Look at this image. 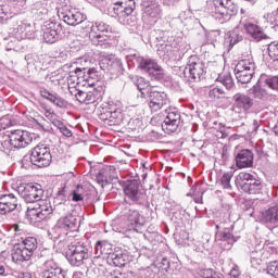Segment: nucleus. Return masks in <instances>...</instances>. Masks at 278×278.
I'll list each match as a JSON object with an SVG mask.
<instances>
[{"mask_svg": "<svg viewBox=\"0 0 278 278\" xmlns=\"http://www.w3.org/2000/svg\"><path fill=\"white\" fill-rule=\"evenodd\" d=\"M42 197H45V190L40 185H26L22 191V198L25 203H33L27 207L26 216L34 225L42 223L53 214L51 201L42 200Z\"/></svg>", "mask_w": 278, "mask_h": 278, "instance_id": "f257e3e1", "label": "nucleus"}, {"mask_svg": "<svg viewBox=\"0 0 278 278\" xmlns=\"http://www.w3.org/2000/svg\"><path fill=\"white\" fill-rule=\"evenodd\" d=\"M136 10V0H119L113 2L109 8L111 16L117 18L121 25L126 27H136L138 25V16L134 15Z\"/></svg>", "mask_w": 278, "mask_h": 278, "instance_id": "f03ea898", "label": "nucleus"}, {"mask_svg": "<svg viewBox=\"0 0 278 278\" xmlns=\"http://www.w3.org/2000/svg\"><path fill=\"white\" fill-rule=\"evenodd\" d=\"M83 29L89 30V40L94 47H100V49H110L112 43L110 38H112V26L105 22H85L83 24Z\"/></svg>", "mask_w": 278, "mask_h": 278, "instance_id": "7ed1b4c3", "label": "nucleus"}, {"mask_svg": "<svg viewBox=\"0 0 278 278\" xmlns=\"http://www.w3.org/2000/svg\"><path fill=\"white\" fill-rule=\"evenodd\" d=\"M91 251L92 248L88 241L75 239L68 245L66 257L71 266H84V264H86V262H88L90 258Z\"/></svg>", "mask_w": 278, "mask_h": 278, "instance_id": "20e7f679", "label": "nucleus"}, {"mask_svg": "<svg viewBox=\"0 0 278 278\" xmlns=\"http://www.w3.org/2000/svg\"><path fill=\"white\" fill-rule=\"evenodd\" d=\"M128 62H132L137 68L142 71V73L149 74V76L152 79H156V81H161V79L165 77L164 68H162V65H160L155 59L132 54L128 56Z\"/></svg>", "mask_w": 278, "mask_h": 278, "instance_id": "39448f33", "label": "nucleus"}, {"mask_svg": "<svg viewBox=\"0 0 278 278\" xmlns=\"http://www.w3.org/2000/svg\"><path fill=\"white\" fill-rule=\"evenodd\" d=\"M205 73H207L205 63L199 56L191 55L180 77L187 84H198L205 79Z\"/></svg>", "mask_w": 278, "mask_h": 278, "instance_id": "423d86ee", "label": "nucleus"}, {"mask_svg": "<svg viewBox=\"0 0 278 278\" xmlns=\"http://www.w3.org/2000/svg\"><path fill=\"white\" fill-rule=\"evenodd\" d=\"M21 240V243L14 245L12 253V260L16 262V264L29 262L31 255H34L38 249V239H36V237H22Z\"/></svg>", "mask_w": 278, "mask_h": 278, "instance_id": "0eeeda50", "label": "nucleus"}, {"mask_svg": "<svg viewBox=\"0 0 278 278\" xmlns=\"http://www.w3.org/2000/svg\"><path fill=\"white\" fill-rule=\"evenodd\" d=\"M211 14L213 18L219 23H227L231 20V16L238 14V4L233 3V0H212Z\"/></svg>", "mask_w": 278, "mask_h": 278, "instance_id": "6e6552de", "label": "nucleus"}, {"mask_svg": "<svg viewBox=\"0 0 278 278\" xmlns=\"http://www.w3.org/2000/svg\"><path fill=\"white\" fill-rule=\"evenodd\" d=\"M235 184L237 188H241L247 194H260L262 192V180L257 179L253 174L241 172L236 177Z\"/></svg>", "mask_w": 278, "mask_h": 278, "instance_id": "1a4fd4ad", "label": "nucleus"}, {"mask_svg": "<svg viewBox=\"0 0 278 278\" xmlns=\"http://www.w3.org/2000/svg\"><path fill=\"white\" fill-rule=\"evenodd\" d=\"M77 229H79V216L75 212L61 217L54 227L59 236H68V233H74Z\"/></svg>", "mask_w": 278, "mask_h": 278, "instance_id": "9d476101", "label": "nucleus"}, {"mask_svg": "<svg viewBox=\"0 0 278 278\" xmlns=\"http://www.w3.org/2000/svg\"><path fill=\"white\" fill-rule=\"evenodd\" d=\"M30 162L34 166H38V168H46L51 164V149L45 144H39L31 149L30 151Z\"/></svg>", "mask_w": 278, "mask_h": 278, "instance_id": "9b49d317", "label": "nucleus"}, {"mask_svg": "<svg viewBox=\"0 0 278 278\" xmlns=\"http://www.w3.org/2000/svg\"><path fill=\"white\" fill-rule=\"evenodd\" d=\"M142 21L146 25H155L162 18V5L157 0L141 4Z\"/></svg>", "mask_w": 278, "mask_h": 278, "instance_id": "f8f14e48", "label": "nucleus"}, {"mask_svg": "<svg viewBox=\"0 0 278 278\" xmlns=\"http://www.w3.org/2000/svg\"><path fill=\"white\" fill-rule=\"evenodd\" d=\"M235 75L239 84H250L255 75V63L241 60L235 67Z\"/></svg>", "mask_w": 278, "mask_h": 278, "instance_id": "ddd939ff", "label": "nucleus"}, {"mask_svg": "<svg viewBox=\"0 0 278 278\" xmlns=\"http://www.w3.org/2000/svg\"><path fill=\"white\" fill-rule=\"evenodd\" d=\"M42 31L43 40L49 45H53L64 38V27L58 22H46Z\"/></svg>", "mask_w": 278, "mask_h": 278, "instance_id": "4468645a", "label": "nucleus"}, {"mask_svg": "<svg viewBox=\"0 0 278 278\" xmlns=\"http://www.w3.org/2000/svg\"><path fill=\"white\" fill-rule=\"evenodd\" d=\"M166 116L162 123V129L165 134H175L181 125V113L177 108H169L165 110Z\"/></svg>", "mask_w": 278, "mask_h": 278, "instance_id": "2eb2a0df", "label": "nucleus"}, {"mask_svg": "<svg viewBox=\"0 0 278 278\" xmlns=\"http://www.w3.org/2000/svg\"><path fill=\"white\" fill-rule=\"evenodd\" d=\"M124 194L137 205H144L147 201V194L140 190V182L138 180H129L125 184Z\"/></svg>", "mask_w": 278, "mask_h": 278, "instance_id": "dca6fc26", "label": "nucleus"}, {"mask_svg": "<svg viewBox=\"0 0 278 278\" xmlns=\"http://www.w3.org/2000/svg\"><path fill=\"white\" fill-rule=\"evenodd\" d=\"M147 97L149 99V108L152 112H160L164 105H168V94L164 91H157L154 87H150L147 90Z\"/></svg>", "mask_w": 278, "mask_h": 278, "instance_id": "f3484780", "label": "nucleus"}, {"mask_svg": "<svg viewBox=\"0 0 278 278\" xmlns=\"http://www.w3.org/2000/svg\"><path fill=\"white\" fill-rule=\"evenodd\" d=\"M13 149H25L34 141V135L27 130L15 129L9 134Z\"/></svg>", "mask_w": 278, "mask_h": 278, "instance_id": "a211bd4d", "label": "nucleus"}, {"mask_svg": "<svg viewBox=\"0 0 278 278\" xmlns=\"http://www.w3.org/2000/svg\"><path fill=\"white\" fill-rule=\"evenodd\" d=\"M229 227H231V224L225 222H220L219 224L215 225V228L217 229L215 238L222 242H227L228 247H226V249H231L235 242H238V239L240 238L233 236Z\"/></svg>", "mask_w": 278, "mask_h": 278, "instance_id": "6ab92c4d", "label": "nucleus"}, {"mask_svg": "<svg viewBox=\"0 0 278 278\" xmlns=\"http://www.w3.org/2000/svg\"><path fill=\"white\" fill-rule=\"evenodd\" d=\"M58 16L59 18H61V21H64L66 23V25H72V26H76V25H85V21L88 18L86 16V14L72 9V10H64L61 9L58 11Z\"/></svg>", "mask_w": 278, "mask_h": 278, "instance_id": "aec40b11", "label": "nucleus"}, {"mask_svg": "<svg viewBox=\"0 0 278 278\" xmlns=\"http://www.w3.org/2000/svg\"><path fill=\"white\" fill-rule=\"evenodd\" d=\"M18 198L14 193L0 191V214L3 216L10 212L20 211Z\"/></svg>", "mask_w": 278, "mask_h": 278, "instance_id": "412c9836", "label": "nucleus"}, {"mask_svg": "<svg viewBox=\"0 0 278 278\" xmlns=\"http://www.w3.org/2000/svg\"><path fill=\"white\" fill-rule=\"evenodd\" d=\"M71 94L76 98L79 103H85V105H90L97 103V100L101 97V92L97 89L91 91H84L80 89L70 90Z\"/></svg>", "mask_w": 278, "mask_h": 278, "instance_id": "4be33fe9", "label": "nucleus"}, {"mask_svg": "<svg viewBox=\"0 0 278 278\" xmlns=\"http://www.w3.org/2000/svg\"><path fill=\"white\" fill-rule=\"evenodd\" d=\"M42 278H66V270L58 266V263L53 260H47L43 264V271L41 273Z\"/></svg>", "mask_w": 278, "mask_h": 278, "instance_id": "5701e85b", "label": "nucleus"}, {"mask_svg": "<svg viewBox=\"0 0 278 278\" xmlns=\"http://www.w3.org/2000/svg\"><path fill=\"white\" fill-rule=\"evenodd\" d=\"M233 110L237 114H242V112H249L253 108V99L244 93H236L232 97Z\"/></svg>", "mask_w": 278, "mask_h": 278, "instance_id": "b1692460", "label": "nucleus"}, {"mask_svg": "<svg viewBox=\"0 0 278 278\" xmlns=\"http://www.w3.org/2000/svg\"><path fill=\"white\" fill-rule=\"evenodd\" d=\"M18 14V1H0V23L14 18Z\"/></svg>", "mask_w": 278, "mask_h": 278, "instance_id": "393cba45", "label": "nucleus"}, {"mask_svg": "<svg viewBox=\"0 0 278 278\" xmlns=\"http://www.w3.org/2000/svg\"><path fill=\"white\" fill-rule=\"evenodd\" d=\"M101 121H109L113 125H118L123 121V110L111 105L102 109L100 113Z\"/></svg>", "mask_w": 278, "mask_h": 278, "instance_id": "a878e982", "label": "nucleus"}, {"mask_svg": "<svg viewBox=\"0 0 278 278\" xmlns=\"http://www.w3.org/2000/svg\"><path fill=\"white\" fill-rule=\"evenodd\" d=\"M96 179L102 188H105L108 184H112L115 179H118V174H116V168L113 166H106L104 168L99 169L96 175Z\"/></svg>", "mask_w": 278, "mask_h": 278, "instance_id": "bb28decb", "label": "nucleus"}, {"mask_svg": "<svg viewBox=\"0 0 278 278\" xmlns=\"http://www.w3.org/2000/svg\"><path fill=\"white\" fill-rule=\"evenodd\" d=\"M254 154L249 149L240 150L235 157L237 168H252Z\"/></svg>", "mask_w": 278, "mask_h": 278, "instance_id": "cd10ccee", "label": "nucleus"}, {"mask_svg": "<svg viewBox=\"0 0 278 278\" xmlns=\"http://www.w3.org/2000/svg\"><path fill=\"white\" fill-rule=\"evenodd\" d=\"M51 10H53L51 8V0H43V1L36 2L33 5L31 14L38 21H42V20L47 18V16H49V14H51Z\"/></svg>", "mask_w": 278, "mask_h": 278, "instance_id": "c85d7f7f", "label": "nucleus"}, {"mask_svg": "<svg viewBox=\"0 0 278 278\" xmlns=\"http://www.w3.org/2000/svg\"><path fill=\"white\" fill-rule=\"evenodd\" d=\"M243 27L247 34H249V36H251L253 40H256V42H260L261 40H266V38H268V35L265 34L264 29H262V27L257 24L248 22L243 24Z\"/></svg>", "mask_w": 278, "mask_h": 278, "instance_id": "c756f323", "label": "nucleus"}, {"mask_svg": "<svg viewBox=\"0 0 278 278\" xmlns=\"http://www.w3.org/2000/svg\"><path fill=\"white\" fill-rule=\"evenodd\" d=\"M124 216L131 227H142L144 225V216L140 215V212L136 208H126Z\"/></svg>", "mask_w": 278, "mask_h": 278, "instance_id": "7c9ffc66", "label": "nucleus"}, {"mask_svg": "<svg viewBox=\"0 0 278 278\" xmlns=\"http://www.w3.org/2000/svg\"><path fill=\"white\" fill-rule=\"evenodd\" d=\"M261 219L263 223L274 225L273 229H278V205L270 206L262 213Z\"/></svg>", "mask_w": 278, "mask_h": 278, "instance_id": "2f4dec72", "label": "nucleus"}, {"mask_svg": "<svg viewBox=\"0 0 278 278\" xmlns=\"http://www.w3.org/2000/svg\"><path fill=\"white\" fill-rule=\"evenodd\" d=\"M109 258H111V262L118 268H123V266L129 264V253H127V251L117 250L111 253Z\"/></svg>", "mask_w": 278, "mask_h": 278, "instance_id": "473e14b6", "label": "nucleus"}, {"mask_svg": "<svg viewBox=\"0 0 278 278\" xmlns=\"http://www.w3.org/2000/svg\"><path fill=\"white\" fill-rule=\"evenodd\" d=\"M111 75H123V62L121 59L111 55L104 60Z\"/></svg>", "mask_w": 278, "mask_h": 278, "instance_id": "72a5a7b5", "label": "nucleus"}, {"mask_svg": "<svg viewBox=\"0 0 278 278\" xmlns=\"http://www.w3.org/2000/svg\"><path fill=\"white\" fill-rule=\"evenodd\" d=\"M40 94L43 99H47V101L56 105V108H68V101L58 94H53L48 90H41Z\"/></svg>", "mask_w": 278, "mask_h": 278, "instance_id": "f704fd0d", "label": "nucleus"}, {"mask_svg": "<svg viewBox=\"0 0 278 278\" xmlns=\"http://www.w3.org/2000/svg\"><path fill=\"white\" fill-rule=\"evenodd\" d=\"M96 257H101V255H112V244L108 241H97L94 247Z\"/></svg>", "mask_w": 278, "mask_h": 278, "instance_id": "c9c22d12", "label": "nucleus"}, {"mask_svg": "<svg viewBox=\"0 0 278 278\" xmlns=\"http://www.w3.org/2000/svg\"><path fill=\"white\" fill-rule=\"evenodd\" d=\"M225 90L218 86H211L208 88V98L211 101H220V99H225Z\"/></svg>", "mask_w": 278, "mask_h": 278, "instance_id": "e433bc0d", "label": "nucleus"}, {"mask_svg": "<svg viewBox=\"0 0 278 278\" xmlns=\"http://www.w3.org/2000/svg\"><path fill=\"white\" fill-rule=\"evenodd\" d=\"M228 39L230 47H233L235 45H238V42H242V40H244V36L242 30L237 27L229 33Z\"/></svg>", "mask_w": 278, "mask_h": 278, "instance_id": "4c0bfd02", "label": "nucleus"}, {"mask_svg": "<svg viewBox=\"0 0 278 278\" xmlns=\"http://www.w3.org/2000/svg\"><path fill=\"white\" fill-rule=\"evenodd\" d=\"M87 194L88 191L86 190V187L83 185H77L76 188L72 191V201L78 203V201H81Z\"/></svg>", "mask_w": 278, "mask_h": 278, "instance_id": "58836bf2", "label": "nucleus"}, {"mask_svg": "<svg viewBox=\"0 0 278 278\" xmlns=\"http://www.w3.org/2000/svg\"><path fill=\"white\" fill-rule=\"evenodd\" d=\"M268 55L275 64V68H278V42L271 41L267 47Z\"/></svg>", "mask_w": 278, "mask_h": 278, "instance_id": "ea45409f", "label": "nucleus"}, {"mask_svg": "<svg viewBox=\"0 0 278 278\" xmlns=\"http://www.w3.org/2000/svg\"><path fill=\"white\" fill-rule=\"evenodd\" d=\"M157 55L160 58H172L173 56V46L170 43H160L157 48Z\"/></svg>", "mask_w": 278, "mask_h": 278, "instance_id": "a19ab883", "label": "nucleus"}, {"mask_svg": "<svg viewBox=\"0 0 278 278\" xmlns=\"http://www.w3.org/2000/svg\"><path fill=\"white\" fill-rule=\"evenodd\" d=\"M263 273L271 278H278V261L267 263L266 268L263 269Z\"/></svg>", "mask_w": 278, "mask_h": 278, "instance_id": "79ce46f5", "label": "nucleus"}, {"mask_svg": "<svg viewBox=\"0 0 278 278\" xmlns=\"http://www.w3.org/2000/svg\"><path fill=\"white\" fill-rule=\"evenodd\" d=\"M216 81L223 84L227 90H231L233 88V78L231 77V74L219 75L216 78Z\"/></svg>", "mask_w": 278, "mask_h": 278, "instance_id": "37998d69", "label": "nucleus"}, {"mask_svg": "<svg viewBox=\"0 0 278 278\" xmlns=\"http://www.w3.org/2000/svg\"><path fill=\"white\" fill-rule=\"evenodd\" d=\"M15 31L16 38H26L27 35L25 33L27 31V24L24 23L23 21H17L16 27L13 28Z\"/></svg>", "mask_w": 278, "mask_h": 278, "instance_id": "c03bdc74", "label": "nucleus"}, {"mask_svg": "<svg viewBox=\"0 0 278 278\" xmlns=\"http://www.w3.org/2000/svg\"><path fill=\"white\" fill-rule=\"evenodd\" d=\"M136 86L137 90L140 91L143 97H147V91L149 90L147 88L149 87V83L144 80V77H138Z\"/></svg>", "mask_w": 278, "mask_h": 278, "instance_id": "a18cd8bd", "label": "nucleus"}, {"mask_svg": "<svg viewBox=\"0 0 278 278\" xmlns=\"http://www.w3.org/2000/svg\"><path fill=\"white\" fill-rule=\"evenodd\" d=\"M233 177V173L228 172L225 173L220 179V184L225 190H231V178Z\"/></svg>", "mask_w": 278, "mask_h": 278, "instance_id": "49530a36", "label": "nucleus"}, {"mask_svg": "<svg viewBox=\"0 0 278 278\" xmlns=\"http://www.w3.org/2000/svg\"><path fill=\"white\" fill-rule=\"evenodd\" d=\"M77 79H86V73L88 75H91L92 73H94V70L93 68H88V67H77L75 71H74Z\"/></svg>", "mask_w": 278, "mask_h": 278, "instance_id": "de8ad7c7", "label": "nucleus"}, {"mask_svg": "<svg viewBox=\"0 0 278 278\" xmlns=\"http://www.w3.org/2000/svg\"><path fill=\"white\" fill-rule=\"evenodd\" d=\"M14 146L12 144V138H10V135H8V138L3 141H0V151L3 153H8V151H12V148Z\"/></svg>", "mask_w": 278, "mask_h": 278, "instance_id": "09e8293b", "label": "nucleus"}, {"mask_svg": "<svg viewBox=\"0 0 278 278\" xmlns=\"http://www.w3.org/2000/svg\"><path fill=\"white\" fill-rule=\"evenodd\" d=\"M271 90H278V76H267L264 80Z\"/></svg>", "mask_w": 278, "mask_h": 278, "instance_id": "8fccbe9b", "label": "nucleus"}, {"mask_svg": "<svg viewBox=\"0 0 278 278\" xmlns=\"http://www.w3.org/2000/svg\"><path fill=\"white\" fill-rule=\"evenodd\" d=\"M206 40L207 42H211V45H214V42H218L220 40V30H211L206 34Z\"/></svg>", "mask_w": 278, "mask_h": 278, "instance_id": "3c124183", "label": "nucleus"}, {"mask_svg": "<svg viewBox=\"0 0 278 278\" xmlns=\"http://www.w3.org/2000/svg\"><path fill=\"white\" fill-rule=\"evenodd\" d=\"M251 93L253 94V97L255 99H264V96L266 94V91L264 89H262V87H260L258 85H255L251 89Z\"/></svg>", "mask_w": 278, "mask_h": 278, "instance_id": "603ef678", "label": "nucleus"}, {"mask_svg": "<svg viewBox=\"0 0 278 278\" xmlns=\"http://www.w3.org/2000/svg\"><path fill=\"white\" fill-rule=\"evenodd\" d=\"M47 118H51V123L53 125V127H56V129H59V131H61L66 125H64V123L58 118H53V114L49 113L46 114Z\"/></svg>", "mask_w": 278, "mask_h": 278, "instance_id": "864d4df0", "label": "nucleus"}, {"mask_svg": "<svg viewBox=\"0 0 278 278\" xmlns=\"http://www.w3.org/2000/svg\"><path fill=\"white\" fill-rule=\"evenodd\" d=\"M14 125V122L10 116H3L0 118V130L1 129H8V127H12Z\"/></svg>", "mask_w": 278, "mask_h": 278, "instance_id": "5fc2aeb1", "label": "nucleus"}, {"mask_svg": "<svg viewBox=\"0 0 278 278\" xmlns=\"http://www.w3.org/2000/svg\"><path fill=\"white\" fill-rule=\"evenodd\" d=\"M39 260H41V262L45 265V262H47V260H53L51 258V251H49L48 249H43L39 252L38 254Z\"/></svg>", "mask_w": 278, "mask_h": 278, "instance_id": "6e6d98bb", "label": "nucleus"}, {"mask_svg": "<svg viewBox=\"0 0 278 278\" xmlns=\"http://www.w3.org/2000/svg\"><path fill=\"white\" fill-rule=\"evenodd\" d=\"M71 193V191L68 190V186L63 185L59 191H58V197L60 199H66L68 197V194Z\"/></svg>", "mask_w": 278, "mask_h": 278, "instance_id": "4d7b16f0", "label": "nucleus"}, {"mask_svg": "<svg viewBox=\"0 0 278 278\" xmlns=\"http://www.w3.org/2000/svg\"><path fill=\"white\" fill-rule=\"evenodd\" d=\"M198 274L200 275V277H203V278H212L214 277V269L212 268L200 269Z\"/></svg>", "mask_w": 278, "mask_h": 278, "instance_id": "13d9d810", "label": "nucleus"}, {"mask_svg": "<svg viewBox=\"0 0 278 278\" xmlns=\"http://www.w3.org/2000/svg\"><path fill=\"white\" fill-rule=\"evenodd\" d=\"M157 267L161 270H168V268H170V262L168 261V258L163 257L161 262L157 263Z\"/></svg>", "mask_w": 278, "mask_h": 278, "instance_id": "bf43d9fd", "label": "nucleus"}, {"mask_svg": "<svg viewBox=\"0 0 278 278\" xmlns=\"http://www.w3.org/2000/svg\"><path fill=\"white\" fill-rule=\"evenodd\" d=\"M219 138H227L229 136V128L219 123Z\"/></svg>", "mask_w": 278, "mask_h": 278, "instance_id": "052dcab7", "label": "nucleus"}, {"mask_svg": "<svg viewBox=\"0 0 278 278\" xmlns=\"http://www.w3.org/2000/svg\"><path fill=\"white\" fill-rule=\"evenodd\" d=\"M15 278H31V273L29 271H14Z\"/></svg>", "mask_w": 278, "mask_h": 278, "instance_id": "680f3d73", "label": "nucleus"}, {"mask_svg": "<svg viewBox=\"0 0 278 278\" xmlns=\"http://www.w3.org/2000/svg\"><path fill=\"white\" fill-rule=\"evenodd\" d=\"M156 271L153 270V267H148L144 269V277L146 278H155Z\"/></svg>", "mask_w": 278, "mask_h": 278, "instance_id": "e2e57ef3", "label": "nucleus"}, {"mask_svg": "<svg viewBox=\"0 0 278 278\" xmlns=\"http://www.w3.org/2000/svg\"><path fill=\"white\" fill-rule=\"evenodd\" d=\"M60 131L63 136H65V138H73V131H71V129H68V127L65 126Z\"/></svg>", "mask_w": 278, "mask_h": 278, "instance_id": "0e129e2a", "label": "nucleus"}, {"mask_svg": "<svg viewBox=\"0 0 278 278\" xmlns=\"http://www.w3.org/2000/svg\"><path fill=\"white\" fill-rule=\"evenodd\" d=\"M231 278H240V269L233 267L229 273Z\"/></svg>", "mask_w": 278, "mask_h": 278, "instance_id": "69168bd1", "label": "nucleus"}, {"mask_svg": "<svg viewBox=\"0 0 278 278\" xmlns=\"http://www.w3.org/2000/svg\"><path fill=\"white\" fill-rule=\"evenodd\" d=\"M250 262L253 268H257L262 264V258H250Z\"/></svg>", "mask_w": 278, "mask_h": 278, "instance_id": "338daca9", "label": "nucleus"}, {"mask_svg": "<svg viewBox=\"0 0 278 278\" xmlns=\"http://www.w3.org/2000/svg\"><path fill=\"white\" fill-rule=\"evenodd\" d=\"M110 278H123V274L118 270H114L110 274Z\"/></svg>", "mask_w": 278, "mask_h": 278, "instance_id": "774afa93", "label": "nucleus"}]
</instances>
